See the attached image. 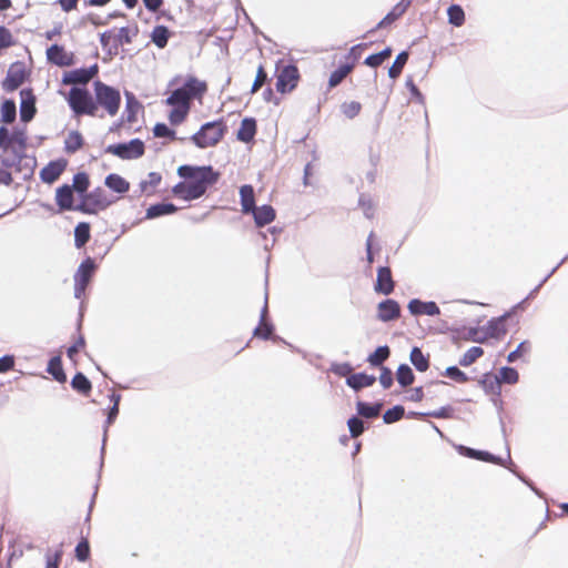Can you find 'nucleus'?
Returning <instances> with one entry per match:
<instances>
[{
	"label": "nucleus",
	"mask_w": 568,
	"mask_h": 568,
	"mask_svg": "<svg viewBox=\"0 0 568 568\" xmlns=\"http://www.w3.org/2000/svg\"><path fill=\"white\" fill-rule=\"evenodd\" d=\"M206 91V82L195 77H189L181 88L173 90L165 100L166 105L172 108L168 116L170 123L181 124L191 110V101L194 99L202 101Z\"/></svg>",
	"instance_id": "f257e3e1"
},
{
	"label": "nucleus",
	"mask_w": 568,
	"mask_h": 568,
	"mask_svg": "<svg viewBox=\"0 0 568 568\" xmlns=\"http://www.w3.org/2000/svg\"><path fill=\"white\" fill-rule=\"evenodd\" d=\"M178 173L187 181L176 184L173 192L186 201L201 197L207 186L219 180V173L214 172L211 166L182 165L178 169Z\"/></svg>",
	"instance_id": "f03ea898"
},
{
	"label": "nucleus",
	"mask_w": 568,
	"mask_h": 568,
	"mask_svg": "<svg viewBox=\"0 0 568 568\" xmlns=\"http://www.w3.org/2000/svg\"><path fill=\"white\" fill-rule=\"evenodd\" d=\"M94 87V104L97 105V112L99 109H103L108 115L115 116L121 105L120 91L113 87H110L102 81H95Z\"/></svg>",
	"instance_id": "7ed1b4c3"
},
{
	"label": "nucleus",
	"mask_w": 568,
	"mask_h": 568,
	"mask_svg": "<svg viewBox=\"0 0 568 568\" xmlns=\"http://www.w3.org/2000/svg\"><path fill=\"white\" fill-rule=\"evenodd\" d=\"M227 132V125L223 119L207 122L192 135V142L201 148L206 149L216 145Z\"/></svg>",
	"instance_id": "20e7f679"
},
{
	"label": "nucleus",
	"mask_w": 568,
	"mask_h": 568,
	"mask_svg": "<svg viewBox=\"0 0 568 568\" xmlns=\"http://www.w3.org/2000/svg\"><path fill=\"white\" fill-rule=\"evenodd\" d=\"M65 100L75 116H97V105L93 97L85 88H71L65 95Z\"/></svg>",
	"instance_id": "39448f33"
},
{
	"label": "nucleus",
	"mask_w": 568,
	"mask_h": 568,
	"mask_svg": "<svg viewBox=\"0 0 568 568\" xmlns=\"http://www.w3.org/2000/svg\"><path fill=\"white\" fill-rule=\"evenodd\" d=\"M275 78V89L278 93L284 95L293 92L297 88L301 81V73L295 64L280 61L276 64Z\"/></svg>",
	"instance_id": "423d86ee"
},
{
	"label": "nucleus",
	"mask_w": 568,
	"mask_h": 568,
	"mask_svg": "<svg viewBox=\"0 0 568 568\" xmlns=\"http://www.w3.org/2000/svg\"><path fill=\"white\" fill-rule=\"evenodd\" d=\"M113 201H111L105 191L97 187L85 195L83 202L75 206V210L84 214H97L99 211L108 209Z\"/></svg>",
	"instance_id": "0eeeda50"
},
{
	"label": "nucleus",
	"mask_w": 568,
	"mask_h": 568,
	"mask_svg": "<svg viewBox=\"0 0 568 568\" xmlns=\"http://www.w3.org/2000/svg\"><path fill=\"white\" fill-rule=\"evenodd\" d=\"M105 152L122 160H135L144 154L145 145L142 140L133 139L128 143L110 144Z\"/></svg>",
	"instance_id": "6e6552de"
},
{
	"label": "nucleus",
	"mask_w": 568,
	"mask_h": 568,
	"mask_svg": "<svg viewBox=\"0 0 568 568\" xmlns=\"http://www.w3.org/2000/svg\"><path fill=\"white\" fill-rule=\"evenodd\" d=\"M97 265L91 257H87L82 263L79 265L75 274H74V294L75 297L80 298L81 295L84 293L87 286L89 285L94 272H95Z\"/></svg>",
	"instance_id": "1a4fd4ad"
},
{
	"label": "nucleus",
	"mask_w": 568,
	"mask_h": 568,
	"mask_svg": "<svg viewBox=\"0 0 568 568\" xmlns=\"http://www.w3.org/2000/svg\"><path fill=\"white\" fill-rule=\"evenodd\" d=\"M27 79V71L22 63L16 62L10 65L7 77L2 82V88L7 92L17 90Z\"/></svg>",
	"instance_id": "9d476101"
},
{
	"label": "nucleus",
	"mask_w": 568,
	"mask_h": 568,
	"mask_svg": "<svg viewBox=\"0 0 568 568\" xmlns=\"http://www.w3.org/2000/svg\"><path fill=\"white\" fill-rule=\"evenodd\" d=\"M98 65L80 68L64 72L63 84H87L98 74Z\"/></svg>",
	"instance_id": "9b49d317"
},
{
	"label": "nucleus",
	"mask_w": 568,
	"mask_h": 568,
	"mask_svg": "<svg viewBox=\"0 0 568 568\" xmlns=\"http://www.w3.org/2000/svg\"><path fill=\"white\" fill-rule=\"evenodd\" d=\"M67 165L68 161L65 159L49 162L39 173L41 181L47 184L54 183L65 171Z\"/></svg>",
	"instance_id": "f8f14e48"
},
{
	"label": "nucleus",
	"mask_w": 568,
	"mask_h": 568,
	"mask_svg": "<svg viewBox=\"0 0 568 568\" xmlns=\"http://www.w3.org/2000/svg\"><path fill=\"white\" fill-rule=\"evenodd\" d=\"M395 282L393 280L392 271L388 266H382L377 270L376 282L374 290L376 293L389 295L394 292Z\"/></svg>",
	"instance_id": "ddd939ff"
},
{
	"label": "nucleus",
	"mask_w": 568,
	"mask_h": 568,
	"mask_svg": "<svg viewBox=\"0 0 568 568\" xmlns=\"http://www.w3.org/2000/svg\"><path fill=\"white\" fill-rule=\"evenodd\" d=\"M400 306L395 300H385L377 305V318L382 322H390L399 318Z\"/></svg>",
	"instance_id": "4468645a"
},
{
	"label": "nucleus",
	"mask_w": 568,
	"mask_h": 568,
	"mask_svg": "<svg viewBox=\"0 0 568 568\" xmlns=\"http://www.w3.org/2000/svg\"><path fill=\"white\" fill-rule=\"evenodd\" d=\"M48 60L59 67H69L73 64V53L71 51H67L63 47L58 44L51 45L47 50Z\"/></svg>",
	"instance_id": "2eb2a0df"
},
{
	"label": "nucleus",
	"mask_w": 568,
	"mask_h": 568,
	"mask_svg": "<svg viewBox=\"0 0 568 568\" xmlns=\"http://www.w3.org/2000/svg\"><path fill=\"white\" fill-rule=\"evenodd\" d=\"M336 58H337V55L334 57V61H336ZM337 62H338L337 69H335L329 74V78L327 81V91H331L332 89L339 85L354 71V68H352L349 64H347L341 58H338Z\"/></svg>",
	"instance_id": "dca6fc26"
},
{
	"label": "nucleus",
	"mask_w": 568,
	"mask_h": 568,
	"mask_svg": "<svg viewBox=\"0 0 568 568\" xmlns=\"http://www.w3.org/2000/svg\"><path fill=\"white\" fill-rule=\"evenodd\" d=\"M55 202L61 211L75 210L73 206L74 195L70 185L63 184L55 191Z\"/></svg>",
	"instance_id": "f3484780"
},
{
	"label": "nucleus",
	"mask_w": 568,
	"mask_h": 568,
	"mask_svg": "<svg viewBox=\"0 0 568 568\" xmlns=\"http://www.w3.org/2000/svg\"><path fill=\"white\" fill-rule=\"evenodd\" d=\"M20 94L22 97L20 105V118L21 121L29 122L36 114V100L30 90H22Z\"/></svg>",
	"instance_id": "a211bd4d"
},
{
	"label": "nucleus",
	"mask_w": 568,
	"mask_h": 568,
	"mask_svg": "<svg viewBox=\"0 0 568 568\" xmlns=\"http://www.w3.org/2000/svg\"><path fill=\"white\" fill-rule=\"evenodd\" d=\"M408 310L413 315H438L439 314V307L435 302H422L419 300H412L408 303Z\"/></svg>",
	"instance_id": "6ab92c4d"
},
{
	"label": "nucleus",
	"mask_w": 568,
	"mask_h": 568,
	"mask_svg": "<svg viewBox=\"0 0 568 568\" xmlns=\"http://www.w3.org/2000/svg\"><path fill=\"white\" fill-rule=\"evenodd\" d=\"M250 213L253 214L257 227H263L272 223L276 216L275 210L271 205L255 206Z\"/></svg>",
	"instance_id": "aec40b11"
},
{
	"label": "nucleus",
	"mask_w": 568,
	"mask_h": 568,
	"mask_svg": "<svg viewBox=\"0 0 568 568\" xmlns=\"http://www.w3.org/2000/svg\"><path fill=\"white\" fill-rule=\"evenodd\" d=\"M459 453L468 458L478 459L481 462L493 463L496 465H501V458L484 450H476L466 446L459 447Z\"/></svg>",
	"instance_id": "412c9836"
},
{
	"label": "nucleus",
	"mask_w": 568,
	"mask_h": 568,
	"mask_svg": "<svg viewBox=\"0 0 568 568\" xmlns=\"http://www.w3.org/2000/svg\"><path fill=\"white\" fill-rule=\"evenodd\" d=\"M256 130V121L253 118H245L241 122L236 138L241 142L248 143L254 139Z\"/></svg>",
	"instance_id": "4be33fe9"
},
{
	"label": "nucleus",
	"mask_w": 568,
	"mask_h": 568,
	"mask_svg": "<svg viewBox=\"0 0 568 568\" xmlns=\"http://www.w3.org/2000/svg\"><path fill=\"white\" fill-rule=\"evenodd\" d=\"M84 145V139H83V135L77 131V130H73V131H70L65 139H64V152L67 154H74L75 152H78L79 150H81Z\"/></svg>",
	"instance_id": "5701e85b"
},
{
	"label": "nucleus",
	"mask_w": 568,
	"mask_h": 568,
	"mask_svg": "<svg viewBox=\"0 0 568 568\" xmlns=\"http://www.w3.org/2000/svg\"><path fill=\"white\" fill-rule=\"evenodd\" d=\"M376 381V377L374 375H368L365 373H356L352 374L347 377L346 383L349 387H352L355 390H359L364 387L372 386Z\"/></svg>",
	"instance_id": "b1692460"
},
{
	"label": "nucleus",
	"mask_w": 568,
	"mask_h": 568,
	"mask_svg": "<svg viewBox=\"0 0 568 568\" xmlns=\"http://www.w3.org/2000/svg\"><path fill=\"white\" fill-rule=\"evenodd\" d=\"M241 206L244 214L250 213L254 210L255 205V193L254 189L250 184L242 185L240 189Z\"/></svg>",
	"instance_id": "393cba45"
},
{
	"label": "nucleus",
	"mask_w": 568,
	"mask_h": 568,
	"mask_svg": "<svg viewBox=\"0 0 568 568\" xmlns=\"http://www.w3.org/2000/svg\"><path fill=\"white\" fill-rule=\"evenodd\" d=\"M11 143H17L24 146L26 138L22 132L9 134V130L6 126H0V149H10Z\"/></svg>",
	"instance_id": "a878e982"
},
{
	"label": "nucleus",
	"mask_w": 568,
	"mask_h": 568,
	"mask_svg": "<svg viewBox=\"0 0 568 568\" xmlns=\"http://www.w3.org/2000/svg\"><path fill=\"white\" fill-rule=\"evenodd\" d=\"M104 184L110 190L120 194L126 193L130 190V183L116 173L109 174L104 180Z\"/></svg>",
	"instance_id": "bb28decb"
},
{
	"label": "nucleus",
	"mask_w": 568,
	"mask_h": 568,
	"mask_svg": "<svg viewBox=\"0 0 568 568\" xmlns=\"http://www.w3.org/2000/svg\"><path fill=\"white\" fill-rule=\"evenodd\" d=\"M91 239V225L88 222H80L74 227V245L83 247Z\"/></svg>",
	"instance_id": "cd10ccee"
},
{
	"label": "nucleus",
	"mask_w": 568,
	"mask_h": 568,
	"mask_svg": "<svg viewBox=\"0 0 568 568\" xmlns=\"http://www.w3.org/2000/svg\"><path fill=\"white\" fill-rule=\"evenodd\" d=\"M409 359L419 372H426L429 368V356L424 355L422 349L417 346L412 348Z\"/></svg>",
	"instance_id": "c85d7f7f"
},
{
	"label": "nucleus",
	"mask_w": 568,
	"mask_h": 568,
	"mask_svg": "<svg viewBox=\"0 0 568 568\" xmlns=\"http://www.w3.org/2000/svg\"><path fill=\"white\" fill-rule=\"evenodd\" d=\"M178 207L172 203H158L146 210V219H155L162 215L175 213Z\"/></svg>",
	"instance_id": "c756f323"
},
{
	"label": "nucleus",
	"mask_w": 568,
	"mask_h": 568,
	"mask_svg": "<svg viewBox=\"0 0 568 568\" xmlns=\"http://www.w3.org/2000/svg\"><path fill=\"white\" fill-rule=\"evenodd\" d=\"M72 388L83 395L89 396L92 390V384L82 373H77L71 381Z\"/></svg>",
	"instance_id": "7c9ffc66"
},
{
	"label": "nucleus",
	"mask_w": 568,
	"mask_h": 568,
	"mask_svg": "<svg viewBox=\"0 0 568 568\" xmlns=\"http://www.w3.org/2000/svg\"><path fill=\"white\" fill-rule=\"evenodd\" d=\"M367 49V44H356L352 47L344 55L339 57L343 61L349 64L352 68H356L364 51Z\"/></svg>",
	"instance_id": "2f4dec72"
},
{
	"label": "nucleus",
	"mask_w": 568,
	"mask_h": 568,
	"mask_svg": "<svg viewBox=\"0 0 568 568\" xmlns=\"http://www.w3.org/2000/svg\"><path fill=\"white\" fill-rule=\"evenodd\" d=\"M48 373L53 376V378L59 383H65L67 382V375L62 367V361L61 356H54L52 357L48 363Z\"/></svg>",
	"instance_id": "473e14b6"
},
{
	"label": "nucleus",
	"mask_w": 568,
	"mask_h": 568,
	"mask_svg": "<svg viewBox=\"0 0 568 568\" xmlns=\"http://www.w3.org/2000/svg\"><path fill=\"white\" fill-rule=\"evenodd\" d=\"M142 106L139 101L135 100L134 97H128L125 111H124V122L128 124H133L138 120V113L141 111Z\"/></svg>",
	"instance_id": "72a5a7b5"
},
{
	"label": "nucleus",
	"mask_w": 568,
	"mask_h": 568,
	"mask_svg": "<svg viewBox=\"0 0 568 568\" xmlns=\"http://www.w3.org/2000/svg\"><path fill=\"white\" fill-rule=\"evenodd\" d=\"M392 52V48L387 47L378 53L368 55L364 63L371 68H377L390 58Z\"/></svg>",
	"instance_id": "f704fd0d"
},
{
	"label": "nucleus",
	"mask_w": 568,
	"mask_h": 568,
	"mask_svg": "<svg viewBox=\"0 0 568 568\" xmlns=\"http://www.w3.org/2000/svg\"><path fill=\"white\" fill-rule=\"evenodd\" d=\"M162 181V176L158 172H151L148 175V179L140 183V189L142 193L151 194L159 186Z\"/></svg>",
	"instance_id": "c9c22d12"
},
{
	"label": "nucleus",
	"mask_w": 568,
	"mask_h": 568,
	"mask_svg": "<svg viewBox=\"0 0 568 568\" xmlns=\"http://www.w3.org/2000/svg\"><path fill=\"white\" fill-rule=\"evenodd\" d=\"M357 413L365 417V418H375L379 415L382 409V404L377 403L374 405H369L364 402H358L357 405Z\"/></svg>",
	"instance_id": "e433bc0d"
},
{
	"label": "nucleus",
	"mask_w": 568,
	"mask_h": 568,
	"mask_svg": "<svg viewBox=\"0 0 568 568\" xmlns=\"http://www.w3.org/2000/svg\"><path fill=\"white\" fill-rule=\"evenodd\" d=\"M407 60H408V53L406 51L400 52L396 57V59L393 62L392 67L388 69L389 78L397 79L400 75V73H402V71H403Z\"/></svg>",
	"instance_id": "4c0bfd02"
},
{
	"label": "nucleus",
	"mask_w": 568,
	"mask_h": 568,
	"mask_svg": "<svg viewBox=\"0 0 568 568\" xmlns=\"http://www.w3.org/2000/svg\"><path fill=\"white\" fill-rule=\"evenodd\" d=\"M518 372L513 367H503L496 375V381L498 384H516L518 382Z\"/></svg>",
	"instance_id": "58836bf2"
},
{
	"label": "nucleus",
	"mask_w": 568,
	"mask_h": 568,
	"mask_svg": "<svg viewBox=\"0 0 568 568\" xmlns=\"http://www.w3.org/2000/svg\"><path fill=\"white\" fill-rule=\"evenodd\" d=\"M389 354L390 351L388 346H379L368 356L367 362L372 366H381L389 357Z\"/></svg>",
	"instance_id": "ea45409f"
},
{
	"label": "nucleus",
	"mask_w": 568,
	"mask_h": 568,
	"mask_svg": "<svg viewBox=\"0 0 568 568\" xmlns=\"http://www.w3.org/2000/svg\"><path fill=\"white\" fill-rule=\"evenodd\" d=\"M396 378H397V382L403 387H406V386L413 384L415 376H414L412 368L408 365L402 364L397 369Z\"/></svg>",
	"instance_id": "a19ab883"
},
{
	"label": "nucleus",
	"mask_w": 568,
	"mask_h": 568,
	"mask_svg": "<svg viewBox=\"0 0 568 568\" xmlns=\"http://www.w3.org/2000/svg\"><path fill=\"white\" fill-rule=\"evenodd\" d=\"M448 21L453 26L459 27L465 20L464 9L459 4H450L447 9Z\"/></svg>",
	"instance_id": "79ce46f5"
},
{
	"label": "nucleus",
	"mask_w": 568,
	"mask_h": 568,
	"mask_svg": "<svg viewBox=\"0 0 568 568\" xmlns=\"http://www.w3.org/2000/svg\"><path fill=\"white\" fill-rule=\"evenodd\" d=\"M484 354V349L479 346L470 347L459 359V364L464 367L470 366Z\"/></svg>",
	"instance_id": "37998d69"
},
{
	"label": "nucleus",
	"mask_w": 568,
	"mask_h": 568,
	"mask_svg": "<svg viewBox=\"0 0 568 568\" xmlns=\"http://www.w3.org/2000/svg\"><path fill=\"white\" fill-rule=\"evenodd\" d=\"M102 47L109 48L110 53H118L119 45L130 43L131 38H100Z\"/></svg>",
	"instance_id": "c03bdc74"
},
{
	"label": "nucleus",
	"mask_w": 568,
	"mask_h": 568,
	"mask_svg": "<svg viewBox=\"0 0 568 568\" xmlns=\"http://www.w3.org/2000/svg\"><path fill=\"white\" fill-rule=\"evenodd\" d=\"M16 103L11 100H6L1 105V118L6 123H11L16 120Z\"/></svg>",
	"instance_id": "a18cd8bd"
},
{
	"label": "nucleus",
	"mask_w": 568,
	"mask_h": 568,
	"mask_svg": "<svg viewBox=\"0 0 568 568\" xmlns=\"http://www.w3.org/2000/svg\"><path fill=\"white\" fill-rule=\"evenodd\" d=\"M90 180L87 173L79 172L73 176L72 190L74 189L79 193H84L89 189Z\"/></svg>",
	"instance_id": "49530a36"
},
{
	"label": "nucleus",
	"mask_w": 568,
	"mask_h": 568,
	"mask_svg": "<svg viewBox=\"0 0 568 568\" xmlns=\"http://www.w3.org/2000/svg\"><path fill=\"white\" fill-rule=\"evenodd\" d=\"M74 552H75V558L79 561H87L90 558L91 550H90V545H89L88 538L83 537L79 541V544L77 545V547L74 549Z\"/></svg>",
	"instance_id": "de8ad7c7"
},
{
	"label": "nucleus",
	"mask_w": 568,
	"mask_h": 568,
	"mask_svg": "<svg viewBox=\"0 0 568 568\" xmlns=\"http://www.w3.org/2000/svg\"><path fill=\"white\" fill-rule=\"evenodd\" d=\"M404 413H405L404 407L397 405L390 409H387L383 415V419L386 424H392V423H395V422H398L399 419H402L404 416Z\"/></svg>",
	"instance_id": "09e8293b"
},
{
	"label": "nucleus",
	"mask_w": 568,
	"mask_h": 568,
	"mask_svg": "<svg viewBox=\"0 0 568 568\" xmlns=\"http://www.w3.org/2000/svg\"><path fill=\"white\" fill-rule=\"evenodd\" d=\"M272 334H273L272 324L267 323L265 321V317L262 316L260 325L254 329V336L262 338V339H268Z\"/></svg>",
	"instance_id": "8fccbe9b"
},
{
	"label": "nucleus",
	"mask_w": 568,
	"mask_h": 568,
	"mask_svg": "<svg viewBox=\"0 0 568 568\" xmlns=\"http://www.w3.org/2000/svg\"><path fill=\"white\" fill-rule=\"evenodd\" d=\"M85 348V339L82 335H79L78 339L71 345L68 351V357L77 364V355Z\"/></svg>",
	"instance_id": "3c124183"
},
{
	"label": "nucleus",
	"mask_w": 568,
	"mask_h": 568,
	"mask_svg": "<svg viewBox=\"0 0 568 568\" xmlns=\"http://www.w3.org/2000/svg\"><path fill=\"white\" fill-rule=\"evenodd\" d=\"M267 81V73L263 64H260L256 71L254 82L251 88V93H256Z\"/></svg>",
	"instance_id": "603ef678"
},
{
	"label": "nucleus",
	"mask_w": 568,
	"mask_h": 568,
	"mask_svg": "<svg viewBox=\"0 0 568 568\" xmlns=\"http://www.w3.org/2000/svg\"><path fill=\"white\" fill-rule=\"evenodd\" d=\"M361 110H362V104L357 101L345 102L342 105V112L348 119H353V118L357 116L359 114Z\"/></svg>",
	"instance_id": "864d4df0"
},
{
	"label": "nucleus",
	"mask_w": 568,
	"mask_h": 568,
	"mask_svg": "<svg viewBox=\"0 0 568 568\" xmlns=\"http://www.w3.org/2000/svg\"><path fill=\"white\" fill-rule=\"evenodd\" d=\"M347 426L349 429V434L353 438L361 436L364 432L363 420L359 419L358 417H351L347 422Z\"/></svg>",
	"instance_id": "5fc2aeb1"
},
{
	"label": "nucleus",
	"mask_w": 568,
	"mask_h": 568,
	"mask_svg": "<svg viewBox=\"0 0 568 568\" xmlns=\"http://www.w3.org/2000/svg\"><path fill=\"white\" fill-rule=\"evenodd\" d=\"M444 375L460 384L468 382L467 375L456 366L447 367Z\"/></svg>",
	"instance_id": "6e6d98bb"
},
{
	"label": "nucleus",
	"mask_w": 568,
	"mask_h": 568,
	"mask_svg": "<svg viewBox=\"0 0 568 568\" xmlns=\"http://www.w3.org/2000/svg\"><path fill=\"white\" fill-rule=\"evenodd\" d=\"M153 134L156 138H170L171 140L175 139V132L164 123H156L153 128Z\"/></svg>",
	"instance_id": "4d7b16f0"
},
{
	"label": "nucleus",
	"mask_w": 568,
	"mask_h": 568,
	"mask_svg": "<svg viewBox=\"0 0 568 568\" xmlns=\"http://www.w3.org/2000/svg\"><path fill=\"white\" fill-rule=\"evenodd\" d=\"M0 163L2 169L10 171V169L17 164V158L10 154L9 149L1 150Z\"/></svg>",
	"instance_id": "13d9d810"
},
{
	"label": "nucleus",
	"mask_w": 568,
	"mask_h": 568,
	"mask_svg": "<svg viewBox=\"0 0 568 568\" xmlns=\"http://www.w3.org/2000/svg\"><path fill=\"white\" fill-rule=\"evenodd\" d=\"M120 399H121V396L119 394L113 393L111 395V400L113 402V406L110 408L109 414H108V419H106L108 426L114 422V419L116 418V416L119 414Z\"/></svg>",
	"instance_id": "bf43d9fd"
},
{
	"label": "nucleus",
	"mask_w": 568,
	"mask_h": 568,
	"mask_svg": "<svg viewBox=\"0 0 568 568\" xmlns=\"http://www.w3.org/2000/svg\"><path fill=\"white\" fill-rule=\"evenodd\" d=\"M396 19L398 18L394 17L393 12L389 11L374 28L365 31L364 33H362V36H368L369 33L375 32L377 29H383L386 26L393 23Z\"/></svg>",
	"instance_id": "052dcab7"
},
{
	"label": "nucleus",
	"mask_w": 568,
	"mask_h": 568,
	"mask_svg": "<svg viewBox=\"0 0 568 568\" xmlns=\"http://www.w3.org/2000/svg\"><path fill=\"white\" fill-rule=\"evenodd\" d=\"M529 351V344L527 342L520 343L517 348L513 352H510L507 356V361L509 363H513L517 361L519 357H521L524 354H526Z\"/></svg>",
	"instance_id": "680f3d73"
},
{
	"label": "nucleus",
	"mask_w": 568,
	"mask_h": 568,
	"mask_svg": "<svg viewBox=\"0 0 568 568\" xmlns=\"http://www.w3.org/2000/svg\"><path fill=\"white\" fill-rule=\"evenodd\" d=\"M379 383L384 388H389L393 385V373L389 368L382 367Z\"/></svg>",
	"instance_id": "e2e57ef3"
},
{
	"label": "nucleus",
	"mask_w": 568,
	"mask_h": 568,
	"mask_svg": "<svg viewBox=\"0 0 568 568\" xmlns=\"http://www.w3.org/2000/svg\"><path fill=\"white\" fill-rule=\"evenodd\" d=\"M332 371L338 376L348 377L352 375L353 367L349 364L344 363L334 365Z\"/></svg>",
	"instance_id": "0e129e2a"
},
{
	"label": "nucleus",
	"mask_w": 568,
	"mask_h": 568,
	"mask_svg": "<svg viewBox=\"0 0 568 568\" xmlns=\"http://www.w3.org/2000/svg\"><path fill=\"white\" fill-rule=\"evenodd\" d=\"M14 366V357L12 355H6L0 358V374L7 373Z\"/></svg>",
	"instance_id": "69168bd1"
},
{
	"label": "nucleus",
	"mask_w": 568,
	"mask_h": 568,
	"mask_svg": "<svg viewBox=\"0 0 568 568\" xmlns=\"http://www.w3.org/2000/svg\"><path fill=\"white\" fill-rule=\"evenodd\" d=\"M410 0H400L390 11L393 12L394 17L399 18L402 14L405 13V11L410 6Z\"/></svg>",
	"instance_id": "338daca9"
},
{
	"label": "nucleus",
	"mask_w": 568,
	"mask_h": 568,
	"mask_svg": "<svg viewBox=\"0 0 568 568\" xmlns=\"http://www.w3.org/2000/svg\"><path fill=\"white\" fill-rule=\"evenodd\" d=\"M425 416H432L435 418H450L452 417V408L450 407H442L438 410H434L427 414H424Z\"/></svg>",
	"instance_id": "774afa93"
}]
</instances>
